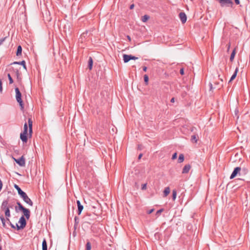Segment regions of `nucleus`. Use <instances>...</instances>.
<instances>
[{
  "instance_id": "nucleus-37",
  "label": "nucleus",
  "mask_w": 250,
  "mask_h": 250,
  "mask_svg": "<svg viewBox=\"0 0 250 250\" xmlns=\"http://www.w3.org/2000/svg\"><path fill=\"white\" fill-rule=\"evenodd\" d=\"M2 186H3L2 183L1 181V180L0 179V191H1V190L2 188Z\"/></svg>"
},
{
  "instance_id": "nucleus-8",
  "label": "nucleus",
  "mask_w": 250,
  "mask_h": 250,
  "mask_svg": "<svg viewBox=\"0 0 250 250\" xmlns=\"http://www.w3.org/2000/svg\"><path fill=\"white\" fill-rule=\"evenodd\" d=\"M179 16L181 22L183 23H184L186 22L187 18L186 14L184 12H180L179 13Z\"/></svg>"
},
{
  "instance_id": "nucleus-39",
  "label": "nucleus",
  "mask_w": 250,
  "mask_h": 250,
  "mask_svg": "<svg viewBox=\"0 0 250 250\" xmlns=\"http://www.w3.org/2000/svg\"><path fill=\"white\" fill-rule=\"evenodd\" d=\"M236 4H240V1L239 0H234Z\"/></svg>"
},
{
  "instance_id": "nucleus-24",
  "label": "nucleus",
  "mask_w": 250,
  "mask_h": 250,
  "mask_svg": "<svg viewBox=\"0 0 250 250\" xmlns=\"http://www.w3.org/2000/svg\"><path fill=\"white\" fill-rule=\"evenodd\" d=\"M177 196V191L176 189H173L172 190V199L173 200H175Z\"/></svg>"
},
{
  "instance_id": "nucleus-19",
  "label": "nucleus",
  "mask_w": 250,
  "mask_h": 250,
  "mask_svg": "<svg viewBox=\"0 0 250 250\" xmlns=\"http://www.w3.org/2000/svg\"><path fill=\"white\" fill-rule=\"evenodd\" d=\"M184 160V155L183 154H180L178 158V163H181Z\"/></svg>"
},
{
  "instance_id": "nucleus-21",
  "label": "nucleus",
  "mask_w": 250,
  "mask_h": 250,
  "mask_svg": "<svg viewBox=\"0 0 250 250\" xmlns=\"http://www.w3.org/2000/svg\"><path fill=\"white\" fill-rule=\"evenodd\" d=\"M22 48L21 46L19 45L18 47L17 51V55L20 56L21 54Z\"/></svg>"
},
{
  "instance_id": "nucleus-4",
  "label": "nucleus",
  "mask_w": 250,
  "mask_h": 250,
  "mask_svg": "<svg viewBox=\"0 0 250 250\" xmlns=\"http://www.w3.org/2000/svg\"><path fill=\"white\" fill-rule=\"evenodd\" d=\"M18 223L20 224V225L18 224L16 225L18 229H22L25 227L26 225V220L23 216H21L20 218Z\"/></svg>"
},
{
  "instance_id": "nucleus-35",
  "label": "nucleus",
  "mask_w": 250,
  "mask_h": 250,
  "mask_svg": "<svg viewBox=\"0 0 250 250\" xmlns=\"http://www.w3.org/2000/svg\"><path fill=\"white\" fill-rule=\"evenodd\" d=\"M180 73L181 75H184V68H181L180 70Z\"/></svg>"
},
{
  "instance_id": "nucleus-40",
  "label": "nucleus",
  "mask_w": 250,
  "mask_h": 250,
  "mask_svg": "<svg viewBox=\"0 0 250 250\" xmlns=\"http://www.w3.org/2000/svg\"><path fill=\"white\" fill-rule=\"evenodd\" d=\"M154 211V209H151L150 210H149V211H148L147 213L148 214H150L151 213H152L153 211Z\"/></svg>"
},
{
  "instance_id": "nucleus-9",
  "label": "nucleus",
  "mask_w": 250,
  "mask_h": 250,
  "mask_svg": "<svg viewBox=\"0 0 250 250\" xmlns=\"http://www.w3.org/2000/svg\"><path fill=\"white\" fill-rule=\"evenodd\" d=\"M190 168H191V166L190 165H189V164L186 165L183 168L182 173H183V174L188 173L189 172Z\"/></svg>"
},
{
  "instance_id": "nucleus-18",
  "label": "nucleus",
  "mask_w": 250,
  "mask_h": 250,
  "mask_svg": "<svg viewBox=\"0 0 250 250\" xmlns=\"http://www.w3.org/2000/svg\"><path fill=\"white\" fill-rule=\"evenodd\" d=\"M149 19V16L146 15L142 17V21L144 22H146Z\"/></svg>"
},
{
  "instance_id": "nucleus-27",
  "label": "nucleus",
  "mask_w": 250,
  "mask_h": 250,
  "mask_svg": "<svg viewBox=\"0 0 250 250\" xmlns=\"http://www.w3.org/2000/svg\"><path fill=\"white\" fill-rule=\"evenodd\" d=\"M27 128H28L27 125L26 123H25V124L24 125L23 133H27Z\"/></svg>"
},
{
  "instance_id": "nucleus-42",
  "label": "nucleus",
  "mask_w": 250,
  "mask_h": 250,
  "mask_svg": "<svg viewBox=\"0 0 250 250\" xmlns=\"http://www.w3.org/2000/svg\"><path fill=\"white\" fill-rule=\"evenodd\" d=\"M143 70H144V71H145V72H146V70H147V67H146V66H144V67H143Z\"/></svg>"
},
{
  "instance_id": "nucleus-31",
  "label": "nucleus",
  "mask_w": 250,
  "mask_h": 250,
  "mask_svg": "<svg viewBox=\"0 0 250 250\" xmlns=\"http://www.w3.org/2000/svg\"><path fill=\"white\" fill-rule=\"evenodd\" d=\"M176 158H177V153H176V152H175V153H174L172 155L171 159H172V160H174V159H175Z\"/></svg>"
},
{
  "instance_id": "nucleus-47",
  "label": "nucleus",
  "mask_w": 250,
  "mask_h": 250,
  "mask_svg": "<svg viewBox=\"0 0 250 250\" xmlns=\"http://www.w3.org/2000/svg\"><path fill=\"white\" fill-rule=\"evenodd\" d=\"M243 170H244V171H247V170L246 169H245V168L243 169Z\"/></svg>"
},
{
  "instance_id": "nucleus-30",
  "label": "nucleus",
  "mask_w": 250,
  "mask_h": 250,
  "mask_svg": "<svg viewBox=\"0 0 250 250\" xmlns=\"http://www.w3.org/2000/svg\"><path fill=\"white\" fill-rule=\"evenodd\" d=\"M7 76H8V79H9V83L10 84L12 83H13V80L11 75H10V74H8L7 75Z\"/></svg>"
},
{
  "instance_id": "nucleus-32",
  "label": "nucleus",
  "mask_w": 250,
  "mask_h": 250,
  "mask_svg": "<svg viewBox=\"0 0 250 250\" xmlns=\"http://www.w3.org/2000/svg\"><path fill=\"white\" fill-rule=\"evenodd\" d=\"M0 92L1 93L2 92V81L0 80Z\"/></svg>"
},
{
  "instance_id": "nucleus-6",
  "label": "nucleus",
  "mask_w": 250,
  "mask_h": 250,
  "mask_svg": "<svg viewBox=\"0 0 250 250\" xmlns=\"http://www.w3.org/2000/svg\"><path fill=\"white\" fill-rule=\"evenodd\" d=\"M241 170V167H235L232 173H231L230 176V179H233L236 176V175L238 174V173L240 172Z\"/></svg>"
},
{
  "instance_id": "nucleus-7",
  "label": "nucleus",
  "mask_w": 250,
  "mask_h": 250,
  "mask_svg": "<svg viewBox=\"0 0 250 250\" xmlns=\"http://www.w3.org/2000/svg\"><path fill=\"white\" fill-rule=\"evenodd\" d=\"M14 161L19 165V166L21 167H23L25 166V160L23 158V156L21 157L20 158L18 159H16L14 158Z\"/></svg>"
},
{
  "instance_id": "nucleus-44",
  "label": "nucleus",
  "mask_w": 250,
  "mask_h": 250,
  "mask_svg": "<svg viewBox=\"0 0 250 250\" xmlns=\"http://www.w3.org/2000/svg\"><path fill=\"white\" fill-rule=\"evenodd\" d=\"M127 38L129 41H131V38L129 36H127Z\"/></svg>"
},
{
  "instance_id": "nucleus-43",
  "label": "nucleus",
  "mask_w": 250,
  "mask_h": 250,
  "mask_svg": "<svg viewBox=\"0 0 250 250\" xmlns=\"http://www.w3.org/2000/svg\"><path fill=\"white\" fill-rule=\"evenodd\" d=\"M134 7V5L133 4H131L130 6V8L131 9H132Z\"/></svg>"
},
{
  "instance_id": "nucleus-29",
  "label": "nucleus",
  "mask_w": 250,
  "mask_h": 250,
  "mask_svg": "<svg viewBox=\"0 0 250 250\" xmlns=\"http://www.w3.org/2000/svg\"><path fill=\"white\" fill-rule=\"evenodd\" d=\"M19 208L20 210L23 211L25 208H24L20 203H17Z\"/></svg>"
},
{
  "instance_id": "nucleus-11",
  "label": "nucleus",
  "mask_w": 250,
  "mask_h": 250,
  "mask_svg": "<svg viewBox=\"0 0 250 250\" xmlns=\"http://www.w3.org/2000/svg\"><path fill=\"white\" fill-rule=\"evenodd\" d=\"M27 133H21L20 135V138L21 139L23 142H26L27 141Z\"/></svg>"
},
{
  "instance_id": "nucleus-25",
  "label": "nucleus",
  "mask_w": 250,
  "mask_h": 250,
  "mask_svg": "<svg viewBox=\"0 0 250 250\" xmlns=\"http://www.w3.org/2000/svg\"><path fill=\"white\" fill-rule=\"evenodd\" d=\"M191 141L192 142H194V143H197V137H196V136L195 135H193L191 136Z\"/></svg>"
},
{
  "instance_id": "nucleus-3",
  "label": "nucleus",
  "mask_w": 250,
  "mask_h": 250,
  "mask_svg": "<svg viewBox=\"0 0 250 250\" xmlns=\"http://www.w3.org/2000/svg\"><path fill=\"white\" fill-rule=\"evenodd\" d=\"M16 92V98L17 101L19 103L20 105L21 106V110H23L24 106L22 103V101L21 100V94L18 87L15 88Z\"/></svg>"
},
{
  "instance_id": "nucleus-22",
  "label": "nucleus",
  "mask_w": 250,
  "mask_h": 250,
  "mask_svg": "<svg viewBox=\"0 0 250 250\" xmlns=\"http://www.w3.org/2000/svg\"><path fill=\"white\" fill-rule=\"evenodd\" d=\"M92 65H93V61L92 58L90 57L89 59L88 62V67L90 70H91L92 68Z\"/></svg>"
},
{
  "instance_id": "nucleus-46",
  "label": "nucleus",
  "mask_w": 250,
  "mask_h": 250,
  "mask_svg": "<svg viewBox=\"0 0 250 250\" xmlns=\"http://www.w3.org/2000/svg\"><path fill=\"white\" fill-rule=\"evenodd\" d=\"M142 157V154H140L139 155V157H138V159H140L141 158V157Z\"/></svg>"
},
{
  "instance_id": "nucleus-38",
  "label": "nucleus",
  "mask_w": 250,
  "mask_h": 250,
  "mask_svg": "<svg viewBox=\"0 0 250 250\" xmlns=\"http://www.w3.org/2000/svg\"><path fill=\"white\" fill-rule=\"evenodd\" d=\"M227 45V51H229V50L230 47V43H229Z\"/></svg>"
},
{
  "instance_id": "nucleus-41",
  "label": "nucleus",
  "mask_w": 250,
  "mask_h": 250,
  "mask_svg": "<svg viewBox=\"0 0 250 250\" xmlns=\"http://www.w3.org/2000/svg\"><path fill=\"white\" fill-rule=\"evenodd\" d=\"M174 101H175V99H174V98H171V99L170 100V102H171V103H174Z\"/></svg>"
},
{
  "instance_id": "nucleus-5",
  "label": "nucleus",
  "mask_w": 250,
  "mask_h": 250,
  "mask_svg": "<svg viewBox=\"0 0 250 250\" xmlns=\"http://www.w3.org/2000/svg\"><path fill=\"white\" fill-rule=\"evenodd\" d=\"M123 60L125 63L128 62L130 60H137L138 59L137 57H136L135 56L130 55H126V54H124L123 56Z\"/></svg>"
},
{
  "instance_id": "nucleus-36",
  "label": "nucleus",
  "mask_w": 250,
  "mask_h": 250,
  "mask_svg": "<svg viewBox=\"0 0 250 250\" xmlns=\"http://www.w3.org/2000/svg\"><path fill=\"white\" fill-rule=\"evenodd\" d=\"M146 184H145L142 185V189L144 190V189H146Z\"/></svg>"
},
{
  "instance_id": "nucleus-26",
  "label": "nucleus",
  "mask_w": 250,
  "mask_h": 250,
  "mask_svg": "<svg viewBox=\"0 0 250 250\" xmlns=\"http://www.w3.org/2000/svg\"><path fill=\"white\" fill-rule=\"evenodd\" d=\"M148 77L147 75H144V81L146 85L148 84Z\"/></svg>"
},
{
  "instance_id": "nucleus-15",
  "label": "nucleus",
  "mask_w": 250,
  "mask_h": 250,
  "mask_svg": "<svg viewBox=\"0 0 250 250\" xmlns=\"http://www.w3.org/2000/svg\"><path fill=\"white\" fill-rule=\"evenodd\" d=\"M236 54V48H235L232 52H231V54L230 55V62H233V60H234V57H235V55Z\"/></svg>"
},
{
  "instance_id": "nucleus-12",
  "label": "nucleus",
  "mask_w": 250,
  "mask_h": 250,
  "mask_svg": "<svg viewBox=\"0 0 250 250\" xmlns=\"http://www.w3.org/2000/svg\"><path fill=\"white\" fill-rule=\"evenodd\" d=\"M23 214H24V215L26 217V218H27V219H28L30 217V211L29 209H27V208H25L23 211H22Z\"/></svg>"
},
{
  "instance_id": "nucleus-48",
  "label": "nucleus",
  "mask_w": 250,
  "mask_h": 250,
  "mask_svg": "<svg viewBox=\"0 0 250 250\" xmlns=\"http://www.w3.org/2000/svg\"><path fill=\"white\" fill-rule=\"evenodd\" d=\"M0 250H1V246L0 245Z\"/></svg>"
},
{
  "instance_id": "nucleus-33",
  "label": "nucleus",
  "mask_w": 250,
  "mask_h": 250,
  "mask_svg": "<svg viewBox=\"0 0 250 250\" xmlns=\"http://www.w3.org/2000/svg\"><path fill=\"white\" fill-rule=\"evenodd\" d=\"M164 210V209L163 208H161L159 210H157V214H160L161 213H162Z\"/></svg>"
},
{
  "instance_id": "nucleus-16",
  "label": "nucleus",
  "mask_w": 250,
  "mask_h": 250,
  "mask_svg": "<svg viewBox=\"0 0 250 250\" xmlns=\"http://www.w3.org/2000/svg\"><path fill=\"white\" fill-rule=\"evenodd\" d=\"M164 195H163V196L164 197H166L168 195V194L170 192V188L169 187H167L165 188L164 190Z\"/></svg>"
},
{
  "instance_id": "nucleus-28",
  "label": "nucleus",
  "mask_w": 250,
  "mask_h": 250,
  "mask_svg": "<svg viewBox=\"0 0 250 250\" xmlns=\"http://www.w3.org/2000/svg\"><path fill=\"white\" fill-rule=\"evenodd\" d=\"M91 244L89 242H87L86 245V250H91Z\"/></svg>"
},
{
  "instance_id": "nucleus-1",
  "label": "nucleus",
  "mask_w": 250,
  "mask_h": 250,
  "mask_svg": "<svg viewBox=\"0 0 250 250\" xmlns=\"http://www.w3.org/2000/svg\"><path fill=\"white\" fill-rule=\"evenodd\" d=\"M14 188L17 190L19 194L23 199V201L30 206H32L33 202L26 194L23 192L18 185L15 184Z\"/></svg>"
},
{
  "instance_id": "nucleus-14",
  "label": "nucleus",
  "mask_w": 250,
  "mask_h": 250,
  "mask_svg": "<svg viewBox=\"0 0 250 250\" xmlns=\"http://www.w3.org/2000/svg\"><path fill=\"white\" fill-rule=\"evenodd\" d=\"M238 68L237 67L235 70V71L234 72V73L233 74V75L231 76L229 81V82H230L231 81H232V80H233L237 76V72H238Z\"/></svg>"
},
{
  "instance_id": "nucleus-34",
  "label": "nucleus",
  "mask_w": 250,
  "mask_h": 250,
  "mask_svg": "<svg viewBox=\"0 0 250 250\" xmlns=\"http://www.w3.org/2000/svg\"><path fill=\"white\" fill-rule=\"evenodd\" d=\"M5 38L0 39V45L3 42L5 41Z\"/></svg>"
},
{
  "instance_id": "nucleus-10",
  "label": "nucleus",
  "mask_w": 250,
  "mask_h": 250,
  "mask_svg": "<svg viewBox=\"0 0 250 250\" xmlns=\"http://www.w3.org/2000/svg\"><path fill=\"white\" fill-rule=\"evenodd\" d=\"M77 204L78 205V214H80L83 209V206L81 204L80 201L79 200L77 201Z\"/></svg>"
},
{
  "instance_id": "nucleus-17",
  "label": "nucleus",
  "mask_w": 250,
  "mask_h": 250,
  "mask_svg": "<svg viewBox=\"0 0 250 250\" xmlns=\"http://www.w3.org/2000/svg\"><path fill=\"white\" fill-rule=\"evenodd\" d=\"M42 250H47V243H46V241L45 239L42 241Z\"/></svg>"
},
{
  "instance_id": "nucleus-45",
  "label": "nucleus",
  "mask_w": 250,
  "mask_h": 250,
  "mask_svg": "<svg viewBox=\"0 0 250 250\" xmlns=\"http://www.w3.org/2000/svg\"><path fill=\"white\" fill-rule=\"evenodd\" d=\"M209 86H210V89L211 90L213 88L212 84L211 83H209Z\"/></svg>"
},
{
  "instance_id": "nucleus-2",
  "label": "nucleus",
  "mask_w": 250,
  "mask_h": 250,
  "mask_svg": "<svg viewBox=\"0 0 250 250\" xmlns=\"http://www.w3.org/2000/svg\"><path fill=\"white\" fill-rule=\"evenodd\" d=\"M2 209L5 211V215L7 218V220L9 221L8 218L10 217V212L8 207V202L7 200L4 201L1 205Z\"/></svg>"
},
{
  "instance_id": "nucleus-23",
  "label": "nucleus",
  "mask_w": 250,
  "mask_h": 250,
  "mask_svg": "<svg viewBox=\"0 0 250 250\" xmlns=\"http://www.w3.org/2000/svg\"><path fill=\"white\" fill-rule=\"evenodd\" d=\"M15 63H18V64H21V65H22L24 69H26V65H25V62L24 61H22L21 62H14Z\"/></svg>"
},
{
  "instance_id": "nucleus-20",
  "label": "nucleus",
  "mask_w": 250,
  "mask_h": 250,
  "mask_svg": "<svg viewBox=\"0 0 250 250\" xmlns=\"http://www.w3.org/2000/svg\"><path fill=\"white\" fill-rule=\"evenodd\" d=\"M0 218L3 227H6V221L7 220V219L5 220L2 215H1L0 216Z\"/></svg>"
},
{
  "instance_id": "nucleus-13",
  "label": "nucleus",
  "mask_w": 250,
  "mask_h": 250,
  "mask_svg": "<svg viewBox=\"0 0 250 250\" xmlns=\"http://www.w3.org/2000/svg\"><path fill=\"white\" fill-rule=\"evenodd\" d=\"M28 125H29V134L31 135L32 131V121L31 119L29 118L28 119Z\"/></svg>"
}]
</instances>
